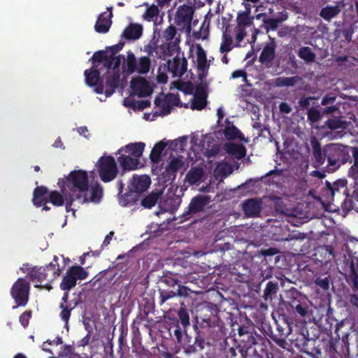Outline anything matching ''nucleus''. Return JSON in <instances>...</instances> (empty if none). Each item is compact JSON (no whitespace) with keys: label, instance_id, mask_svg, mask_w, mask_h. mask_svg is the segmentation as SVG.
I'll use <instances>...</instances> for the list:
<instances>
[{"label":"nucleus","instance_id":"obj_15","mask_svg":"<svg viewBox=\"0 0 358 358\" xmlns=\"http://www.w3.org/2000/svg\"><path fill=\"white\" fill-rule=\"evenodd\" d=\"M210 197L208 195L198 194L193 197L189 204L187 210L183 213V217L187 219V216L190 214H196L204 210L206 206L210 203Z\"/></svg>","mask_w":358,"mask_h":358},{"label":"nucleus","instance_id":"obj_46","mask_svg":"<svg viewBox=\"0 0 358 358\" xmlns=\"http://www.w3.org/2000/svg\"><path fill=\"white\" fill-rule=\"evenodd\" d=\"M232 37L230 34L227 33V30L223 31L222 34V41L220 48L221 53H227L230 52L232 48Z\"/></svg>","mask_w":358,"mask_h":358},{"label":"nucleus","instance_id":"obj_34","mask_svg":"<svg viewBox=\"0 0 358 358\" xmlns=\"http://www.w3.org/2000/svg\"><path fill=\"white\" fill-rule=\"evenodd\" d=\"M341 11V7L338 5H328L321 9L320 16L326 21H330L331 19L336 17Z\"/></svg>","mask_w":358,"mask_h":358},{"label":"nucleus","instance_id":"obj_38","mask_svg":"<svg viewBox=\"0 0 358 358\" xmlns=\"http://www.w3.org/2000/svg\"><path fill=\"white\" fill-rule=\"evenodd\" d=\"M88 194V192L87 193ZM103 196V188L99 183L96 182L94 185L92 186L90 189V196H88L87 195V201L85 203L88 202H99Z\"/></svg>","mask_w":358,"mask_h":358},{"label":"nucleus","instance_id":"obj_11","mask_svg":"<svg viewBox=\"0 0 358 358\" xmlns=\"http://www.w3.org/2000/svg\"><path fill=\"white\" fill-rule=\"evenodd\" d=\"M292 329L286 320L275 322V329H271V338L280 347L286 343L287 337L291 334Z\"/></svg>","mask_w":358,"mask_h":358},{"label":"nucleus","instance_id":"obj_9","mask_svg":"<svg viewBox=\"0 0 358 358\" xmlns=\"http://www.w3.org/2000/svg\"><path fill=\"white\" fill-rule=\"evenodd\" d=\"M88 273L80 266H72L66 271L59 285L60 289L64 291H69L77 284L78 280H85L87 278Z\"/></svg>","mask_w":358,"mask_h":358},{"label":"nucleus","instance_id":"obj_7","mask_svg":"<svg viewBox=\"0 0 358 358\" xmlns=\"http://www.w3.org/2000/svg\"><path fill=\"white\" fill-rule=\"evenodd\" d=\"M122 59H124V55H108V52L105 50L95 52L90 59L93 68L103 70L119 69Z\"/></svg>","mask_w":358,"mask_h":358},{"label":"nucleus","instance_id":"obj_28","mask_svg":"<svg viewBox=\"0 0 358 358\" xmlns=\"http://www.w3.org/2000/svg\"><path fill=\"white\" fill-rule=\"evenodd\" d=\"M208 328L199 329L195 327L196 336L194 338V343L192 345L193 351H200L204 349L205 346L208 344L206 341L207 336L209 334Z\"/></svg>","mask_w":358,"mask_h":358},{"label":"nucleus","instance_id":"obj_4","mask_svg":"<svg viewBox=\"0 0 358 358\" xmlns=\"http://www.w3.org/2000/svg\"><path fill=\"white\" fill-rule=\"evenodd\" d=\"M53 260L55 263L51 262L45 266L32 268L29 273L30 280L40 284L43 282H46L43 287L50 289L52 287L50 283L59 276L61 273L58 264V257L54 256Z\"/></svg>","mask_w":358,"mask_h":358},{"label":"nucleus","instance_id":"obj_55","mask_svg":"<svg viewBox=\"0 0 358 358\" xmlns=\"http://www.w3.org/2000/svg\"><path fill=\"white\" fill-rule=\"evenodd\" d=\"M182 202V199L179 196H176L175 194H172L171 196H168L166 200V203L167 206H169L170 210H176L178 208L180 203Z\"/></svg>","mask_w":358,"mask_h":358},{"label":"nucleus","instance_id":"obj_63","mask_svg":"<svg viewBox=\"0 0 358 358\" xmlns=\"http://www.w3.org/2000/svg\"><path fill=\"white\" fill-rule=\"evenodd\" d=\"M237 23L239 26L249 25L251 23L250 13L248 12L238 13L237 16Z\"/></svg>","mask_w":358,"mask_h":358},{"label":"nucleus","instance_id":"obj_33","mask_svg":"<svg viewBox=\"0 0 358 358\" xmlns=\"http://www.w3.org/2000/svg\"><path fill=\"white\" fill-rule=\"evenodd\" d=\"M162 192L159 190H154L148 195L144 196L141 201V206L148 209L155 206L160 198Z\"/></svg>","mask_w":358,"mask_h":358},{"label":"nucleus","instance_id":"obj_54","mask_svg":"<svg viewBox=\"0 0 358 358\" xmlns=\"http://www.w3.org/2000/svg\"><path fill=\"white\" fill-rule=\"evenodd\" d=\"M144 51L148 53L147 57L152 56L154 52L156 54V57L159 58V55H161V50L159 46H157V43L154 41H150L147 45L144 46Z\"/></svg>","mask_w":358,"mask_h":358},{"label":"nucleus","instance_id":"obj_59","mask_svg":"<svg viewBox=\"0 0 358 358\" xmlns=\"http://www.w3.org/2000/svg\"><path fill=\"white\" fill-rule=\"evenodd\" d=\"M184 165V162L182 159L178 157H174L171 159L168 166L167 170L173 173L177 172Z\"/></svg>","mask_w":358,"mask_h":358},{"label":"nucleus","instance_id":"obj_19","mask_svg":"<svg viewBox=\"0 0 358 358\" xmlns=\"http://www.w3.org/2000/svg\"><path fill=\"white\" fill-rule=\"evenodd\" d=\"M314 257L321 265L327 266L334 259V249L331 245L320 246L315 250Z\"/></svg>","mask_w":358,"mask_h":358},{"label":"nucleus","instance_id":"obj_14","mask_svg":"<svg viewBox=\"0 0 358 358\" xmlns=\"http://www.w3.org/2000/svg\"><path fill=\"white\" fill-rule=\"evenodd\" d=\"M245 356L248 358H274V355L268 343L263 341L258 342L255 347L245 351Z\"/></svg>","mask_w":358,"mask_h":358},{"label":"nucleus","instance_id":"obj_24","mask_svg":"<svg viewBox=\"0 0 358 358\" xmlns=\"http://www.w3.org/2000/svg\"><path fill=\"white\" fill-rule=\"evenodd\" d=\"M107 10L110 11L109 13H108L107 12H103L98 16L97 20L94 25V29L98 33H107L109 31L110 26L112 24V8H107Z\"/></svg>","mask_w":358,"mask_h":358},{"label":"nucleus","instance_id":"obj_43","mask_svg":"<svg viewBox=\"0 0 358 358\" xmlns=\"http://www.w3.org/2000/svg\"><path fill=\"white\" fill-rule=\"evenodd\" d=\"M197 66L202 71L208 70L209 64H207V58L205 50L199 45L196 53Z\"/></svg>","mask_w":358,"mask_h":358},{"label":"nucleus","instance_id":"obj_6","mask_svg":"<svg viewBox=\"0 0 358 358\" xmlns=\"http://www.w3.org/2000/svg\"><path fill=\"white\" fill-rule=\"evenodd\" d=\"M97 171L101 180L103 182L115 180L119 173L115 158L110 155L101 157L97 162Z\"/></svg>","mask_w":358,"mask_h":358},{"label":"nucleus","instance_id":"obj_13","mask_svg":"<svg viewBox=\"0 0 358 358\" xmlns=\"http://www.w3.org/2000/svg\"><path fill=\"white\" fill-rule=\"evenodd\" d=\"M106 80L105 95L110 96L118 87L120 80V73L118 69H106L103 73V80Z\"/></svg>","mask_w":358,"mask_h":358},{"label":"nucleus","instance_id":"obj_48","mask_svg":"<svg viewBox=\"0 0 358 358\" xmlns=\"http://www.w3.org/2000/svg\"><path fill=\"white\" fill-rule=\"evenodd\" d=\"M298 56L307 63L314 62L316 57L315 54L312 51L311 48L308 46L300 48L298 52Z\"/></svg>","mask_w":358,"mask_h":358},{"label":"nucleus","instance_id":"obj_12","mask_svg":"<svg viewBox=\"0 0 358 358\" xmlns=\"http://www.w3.org/2000/svg\"><path fill=\"white\" fill-rule=\"evenodd\" d=\"M194 12L195 8L192 6L188 4L179 6L175 15V23L183 28L190 27Z\"/></svg>","mask_w":358,"mask_h":358},{"label":"nucleus","instance_id":"obj_35","mask_svg":"<svg viewBox=\"0 0 358 358\" xmlns=\"http://www.w3.org/2000/svg\"><path fill=\"white\" fill-rule=\"evenodd\" d=\"M343 264L346 274L358 273V257L349 255L345 258Z\"/></svg>","mask_w":358,"mask_h":358},{"label":"nucleus","instance_id":"obj_16","mask_svg":"<svg viewBox=\"0 0 358 358\" xmlns=\"http://www.w3.org/2000/svg\"><path fill=\"white\" fill-rule=\"evenodd\" d=\"M151 184L150 178L146 175H134L128 185V189L140 194L146 191Z\"/></svg>","mask_w":358,"mask_h":358},{"label":"nucleus","instance_id":"obj_37","mask_svg":"<svg viewBox=\"0 0 358 358\" xmlns=\"http://www.w3.org/2000/svg\"><path fill=\"white\" fill-rule=\"evenodd\" d=\"M138 197L137 193L128 189L127 192L121 194L119 199V203L123 207L133 206L136 203Z\"/></svg>","mask_w":358,"mask_h":358},{"label":"nucleus","instance_id":"obj_61","mask_svg":"<svg viewBox=\"0 0 358 358\" xmlns=\"http://www.w3.org/2000/svg\"><path fill=\"white\" fill-rule=\"evenodd\" d=\"M206 105L207 99L194 96L193 101L191 103V108L193 110H201L203 109L206 106Z\"/></svg>","mask_w":358,"mask_h":358},{"label":"nucleus","instance_id":"obj_25","mask_svg":"<svg viewBox=\"0 0 358 358\" xmlns=\"http://www.w3.org/2000/svg\"><path fill=\"white\" fill-rule=\"evenodd\" d=\"M60 190L61 192H59L57 190L50 192L49 194L48 201L55 206H62L65 203L66 209L67 211H69L70 207L73 204L74 202H76V201H71V198L68 199L63 190L61 189Z\"/></svg>","mask_w":358,"mask_h":358},{"label":"nucleus","instance_id":"obj_51","mask_svg":"<svg viewBox=\"0 0 358 358\" xmlns=\"http://www.w3.org/2000/svg\"><path fill=\"white\" fill-rule=\"evenodd\" d=\"M240 342L243 343V347L246 349L245 351L255 347V344L258 343L252 332L246 334L245 337L241 338Z\"/></svg>","mask_w":358,"mask_h":358},{"label":"nucleus","instance_id":"obj_1","mask_svg":"<svg viewBox=\"0 0 358 358\" xmlns=\"http://www.w3.org/2000/svg\"><path fill=\"white\" fill-rule=\"evenodd\" d=\"M58 185L63 190L68 199L83 204L87 201L89 192V178L87 171L74 170L68 176L59 179Z\"/></svg>","mask_w":358,"mask_h":358},{"label":"nucleus","instance_id":"obj_50","mask_svg":"<svg viewBox=\"0 0 358 358\" xmlns=\"http://www.w3.org/2000/svg\"><path fill=\"white\" fill-rule=\"evenodd\" d=\"M327 127L331 130L338 129H345L347 127L345 121L341 120L340 118H329L325 122Z\"/></svg>","mask_w":358,"mask_h":358},{"label":"nucleus","instance_id":"obj_29","mask_svg":"<svg viewBox=\"0 0 358 358\" xmlns=\"http://www.w3.org/2000/svg\"><path fill=\"white\" fill-rule=\"evenodd\" d=\"M103 71L104 70L98 68L94 69L93 66L89 69H86L84 72L86 85L90 87H93L103 80V75H101Z\"/></svg>","mask_w":358,"mask_h":358},{"label":"nucleus","instance_id":"obj_42","mask_svg":"<svg viewBox=\"0 0 358 358\" xmlns=\"http://www.w3.org/2000/svg\"><path fill=\"white\" fill-rule=\"evenodd\" d=\"M224 135L228 140H243L244 138L243 134L241 131L235 126L227 127L224 129Z\"/></svg>","mask_w":358,"mask_h":358},{"label":"nucleus","instance_id":"obj_40","mask_svg":"<svg viewBox=\"0 0 358 358\" xmlns=\"http://www.w3.org/2000/svg\"><path fill=\"white\" fill-rule=\"evenodd\" d=\"M301 80L298 76L294 77H278L274 80V84L277 87H291Z\"/></svg>","mask_w":358,"mask_h":358},{"label":"nucleus","instance_id":"obj_20","mask_svg":"<svg viewBox=\"0 0 358 358\" xmlns=\"http://www.w3.org/2000/svg\"><path fill=\"white\" fill-rule=\"evenodd\" d=\"M187 69V60L183 57L182 59L176 55L171 62L168 61V70L172 74V77H182Z\"/></svg>","mask_w":358,"mask_h":358},{"label":"nucleus","instance_id":"obj_3","mask_svg":"<svg viewBox=\"0 0 358 358\" xmlns=\"http://www.w3.org/2000/svg\"><path fill=\"white\" fill-rule=\"evenodd\" d=\"M350 146L341 143H329L324 146L323 152L327 157V171L329 173H334L341 166L348 162H351L350 155Z\"/></svg>","mask_w":358,"mask_h":358},{"label":"nucleus","instance_id":"obj_64","mask_svg":"<svg viewBox=\"0 0 358 358\" xmlns=\"http://www.w3.org/2000/svg\"><path fill=\"white\" fill-rule=\"evenodd\" d=\"M32 312L31 310H26L23 313H22L20 316L19 321L21 325L26 328L28 327L29 323V320L31 317Z\"/></svg>","mask_w":358,"mask_h":358},{"label":"nucleus","instance_id":"obj_41","mask_svg":"<svg viewBox=\"0 0 358 358\" xmlns=\"http://www.w3.org/2000/svg\"><path fill=\"white\" fill-rule=\"evenodd\" d=\"M303 0H276V1L282 5L285 8L292 12L299 14L302 11V8L299 1Z\"/></svg>","mask_w":358,"mask_h":358},{"label":"nucleus","instance_id":"obj_49","mask_svg":"<svg viewBox=\"0 0 358 358\" xmlns=\"http://www.w3.org/2000/svg\"><path fill=\"white\" fill-rule=\"evenodd\" d=\"M203 175V169L201 168L192 169L187 174V180L190 184L199 182Z\"/></svg>","mask_w":358,"mask_h":358},{"label":"nucleus","instance_id":"obj_44","mask_svg":"<svg viewBox=\"0 0 358 358\" xmlns=\"http://www.w3.org/2000/svg\"><path fill=\"white\" fill-rule=\"evenodd\" d=\"M155 104L156 106L159 107L162 109L160 115H167L171 113L172 107L170 106L169 101H167L166 96L163 98L157 96L155 99Z\"/></svg>","mask_w":358,"mask_h":358},{"label":"nucleus","instance_id":"obj_36","mask_svg":"<svg viewBox=\"0 0 358 358\" xmlns=\"http://www.w3.org/2000/svg\"><path fill=\"white\" fill-rule=\"evenodd\" d=\"M278 284L276 282L268 281L264 290L263 298L266 302L272 301L278 291Z\"/></svg>","mask_w":358,"mask_h":358},{"label":"nucleus","instance_id":"obj_45","mask_svg":"<svg viewBox=\"0 0 358 358\" xmlns=\"http://www.w3.org/2000/svg\"><path fill=\"white\" fill-rule=\"evenodd\" d=\"M151 60L149 57H141L137 62L136 72L139 74H147L150 69Z\"/></svg>","mask_w":358,"mask_h":358},{"label":"nucleus","instance_id":"obj_53","mask_svg":"<svg viewBox=\"0 0 358 358\" xmlns=\"http://www.w3.org/2000/svg\"><path fill=\"white\" fill-rule=\"evenodd\" d=\"M315 284L323 291H327L330 287L331 277L329 275L324 277H316L315 279Z\"/></svg>","mask_w":358,"mask_h":358},{"label":"nucleus","instance_id":"obj_17","mask_svg":"<svg viewBox=\"0 0 358 358\" xmlns=\"http://www.w3.org/2000/svg\"><path fill=\"white\" fill-rule=\"evenodd\" d=\"M310 143L312 147L313 166L317 169L324 164L327 157L323 152L320 142L315 136H310Z\"/></svg>","mask_w":358,"mask_h":358},{"label":"nucleus","instance_id":"obj_47","mask_svg":"<svg viewBox=\"0 0 358 358\" xmlns=\"http://www.w3.org/2000/svg\"><path fill=\"white\" fill-rule=\"evenodd\" d=\"M145 6H148L145 12L143 15V19L148 22H151L154 20L155 18H157L159 14V10L158 6L152 4L151 6H148V3H145Z\"/></svg>","mask_w":358,"mask_h":358},{"label":"nucleus","instance_id":"obj_18","mask_svg":"<svg viewBox=\"0 0 358 358\" xmlns=\"http://www.w3.org/2000/svg\"><path fill=\"white\" fill-rule=\"evenodd\" d=\"M242 208L247 217H258L262 209V201L260 198L246 199L242 205Z\"/></svg>","mask_w":358,"mask_h":358},{"label":"nucleus","instance_id":"obj_21","mask_svg":"<svg viewBox=\"0 0 358 358\" xmlns=\"http://www.w3.org/2000/svg\"><path fill=\"white\" fill-rule=\"evenodd\" d=\"M276 43L274 38H271V41L264 47L259 57V62L266 66L270 67L272 62L275 57Z\"/></svg>","mask_w":358,"mask_h":358},{"label":"nucleus","instance_id":"obj_27","mask_svg":"<svg viewBox=\"0 0 358 358\" xmlns=\"http://www.w3.org/2000/svg\"><path fill=\"white\" fill-rule=\"evenodd\" d=\"M139 307L141 312L138 315L136 319L140 320V321L147 320L149 323H151L152 319L148 318V315L150 313H153L155 311V305L154 300L143 298Z\"/></svg>","mask_w":358,"mask_h":358},{"label":"nucleus","instance_id":"obj_2","mask_svg":"<svg viewBox=\"0 0 358 358\" xmlns=\"http://www.w3.org/2000/svg\"><path fill=\"white\" fill-rule=\"evenodd\" d=\"M145 144L143 142L131 143L120 148L116 155H119L117 162L121 168V175L141 167L139 159L144 151Z\"/></svg>","mask_w":358,"mask_h":358},{"label":"nucleus","instance_id":"obj_52","mask_svg":"<svg viewBox=\"0 0 358 358\" xmlns=\"http://www.w3.org/2000/svg\"><path fill=\"white\" fill-rule=\"evenodd\" d=\"M137 61L134 54L132 52H129L127 58V72L131 74L136 71Z\"/></svg>","mask_w":358,"mask_h":358},{"label":"nucleus","instance_id":"obj_23","mask_svg":"<svg viewBox=\"0 0 358 358\" xmlns=\"http://www.w3.org/2000/svg\"><path fill=\"white\" fill-rule=\"evenodd\" d=\"M341 208L345 213H348L352 210H358V187H355L351 192L348 189V193L341 203Z\"/></svg>","mask_w":358,"mask_h":358},{"label":"nucleus","instance_id":"obj_56","mask_svg":"<svg viewBox=\"0 0 358 358\" xmlns=\"http://www.w3.org/2000/svg\"><path fill=\"white\" fill-rule=\"evenodd\" d=\"M345 280L352 292H358V273L345 274Z\"/></svg>","mask_w":358,"mask_h":358},{"label":"nucleus","instance_id":"obj_26","mask_svg":"<svg viewBox=\"0 0 358 358\" xmlns=\"http://www.w3.org/2000/svg\"><path fill=\"white\" fill-rule=\"evenodd\" d=\"M289 306L296 317L304 319L310 317L309 307L305 301H301L300 299L293 297L290 299Z\"/></svg>","mask_w":358,"mask_h":358},{"label":"nucleus","instance_id":"obj_10","mask_svg":"<svg viewBox=\"0 0 358 358\" xmlns=\"http://www.w3.org/2000/svg\"><path fill=\"white\" fill-rule=\"evenodd\" d=\"M29 289V283L24 278H19L13 283L10 289V295L16 303L13 308L27 304Z\"/></svg>","mask_w":358,"mask_h":358},{"label":"nucleus","instance_id":"obj_31","mask_svg":"<svg viewBox=\"0 0 358 358\" xmlns=\"http://www.w3.org/2000/svg\"><path fill=\"white\" fill-rule=\"evenodd\" d=\"M48 189L45 186H39L34 189L33 192V203L36 207H41L48 202L47 194Z\"/></svg>","mask_w":358,"mask_h":358},{"label":"nucleus","instance_id":"obj_39","mask_svg":"<svg viewBox=\"0 0 358 358\" xmlns=\"http://www.w3.org/2000/svg\"><path fill=\"white\" fill-rule=\"evenodd\" d=\"M166 146V144L163 141H159L155 144L150 154V159L152 162L158 163L160 161L162 153Z\"/></svg>","mask_w":358,"mask_h":358},{"label":"nucleus","instance_id":"obj_8","mask_svg":"<svg viewBox=\"0 0 358 358\" xmlns=\"http://www.w3.org/2000/svg\"><path fill=\"white\" fill-rule=\"evenodd\" d=\"M348 180L345 178L337 179L333 182L326 180L323 189L324 196L328 201L342 199L348 193Z\"/></svg>","mask_w":358,"mask_h":358},{"label":"nucleus","instance_id":"obj_32","mask_svg":"<svg viewBox=\"0 0 358 358\" xmlns=\"http://www.w3.org/2000/svg\"><path fill=\"white\" fill-rule=\"evenodd\" d=\"M224 150L238 160L246 155V148L242 144L227 143L224 145Z\"/></svg>","mask_w":358,"mask_h":358},{"label":"nucleus","instance_id":"obj_62","mask_svg":"<svg viewBox=\"0 0 358 358\" xmlns=\"http://www.w3.org/2000/svg\"><path fill=\"white\" fill-rule=\"evenodd\" d=\"M176 293L177 296L186 298L191 297L192 294L194 292L191 289L185 285H178V288L176 290Z\"/></svg>","mask_w":358,"mask_h":358},{"label":"nucleus","instance_id":"obj_60","mask_svg":"<svg viewBox=\"0 0 358 358\" xmlns=\"http://www.w3.org/2000/svg\"><path fill=\"white\" fill-rule=\"evenodd\" d=\"M177 296L174 290H159V303L162 305L166 301Z\"/></svg>","mask_w":358,"mask_h":358},{"label":"nucleus","instance_id":"obj_30","mask_svg":"<svg viewBox=\"0 0 358 358\" xmlns=\"http://www.w3.org/2000/svg\"><path fill=\"white\" fill-rule=\"evenodd\" d=\"M143 25L138 23H130L124 29L122 36L128 40H137L143 34Z\"/></svg>","mask_w":358,"mask_h":358},{"label":"nucleus","instance_id":"obj_22","mask_svg":"<svg viewBox=\"0 0 358 358\" xmlns=\"http://www.w3.org/2000/svg\"><path fill=\"white\" fill-rule=\"evenodd\" d=\"M131 87L139 97L148 96L152 92L148 81L142 77L133 79L131 81Z\"/></svg>","mask_w":358,"mask_h":358},{"label":"nucleus","instance_id":"obj_58","mask_svg":"<svg viewBox=\"0 0 358 358\" xmlns=\"http://www.w3.org/2000/svg\"><path fill=\"white\" fill-rule=\"evenodd\" d=\"M308 120L311 123H316L322 117V113L317 108L312 107L307 112Z\"/></svg>","mask_w":358,"mask_h":358},{"label":"nucleus","instance_id":"obj_5","mask_svg":"<svg viewBox=\"0 0 358 358\" xmlns=\"http://www.w3.org/2000/svg\"><path fill=\"white\" fill-rule=\"evenodd\" d=\"M177 31L176 27L173 25L169 26L162 34L163 38L166 43L159 45L161 50V55L159 58H164L165 57H170L177 53L180 50L179 44L180 42V36L176 37Z\"/></svg>","mask_w":358,"mask_h":358},{"label":"nucleus","instance_id":"obj_57","mask_svg":"<svg viewBox=\"0 0 358 358\" xmlns=\"http://www.w3.org/2000/svg\"><path fill=\"white\" fill-rule=\"evenodd\" d=\"M178 316L180 324L184 328L189 325V315L185 307H180L178 313Z\"/></svg>","mask_w":358,"mask_h":358}]
</instances>
